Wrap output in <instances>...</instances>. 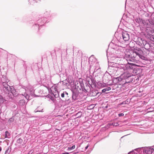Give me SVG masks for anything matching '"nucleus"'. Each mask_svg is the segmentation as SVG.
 I'll list each match as a JSON object with an SVG mask.
<instances>
[{
  "mask_svg": "<svg viewBox=\"0 0 154 154\" xmlns=\"http://www.w3.org/2000/svg\"><path fill=\"white\" fill-rule=\"evenodd\" d=\"M111 88L110 87H107L103 89L102 91L103 93H105L106 92V91H108L110 90H111Z\"/></svg>",
  "mask_w": 154,
  "mask_h": 154,
  "instance_id": "nucleus-7",
  "label": "nucleus"
},
{
  "mask_svg": "<svg viewBox=\"0 0 154 154\" xmlns=\"http://www.w3.org/2000/svg\"><path fill=\"white\" fill-rule=\"evenodd\" d=\"M2 102H3V98L1 96H0V103H2Z\"/></svg>",
  "mask_w": 154,
  "mask_h": 154,
  "instance_id": "nucleus-18",
  "label": "nucleus"
},
{
  "mask_svg": "<svg viewBox=\"0 0 154 154\" xmlns=\"http://www.w3.org/2000/svg\"><path fill=\"white\" fill-rule=\"evenodd\" d=\"M1 150H2V148L1 147H0V151H1Z\"/></svg>",
  "mask_w": 154,
  "mask_h": 154,
  "instance_id": "nucleus-30",
  "label": "nucleus"
},
{
  "mask_svg": "<svg viewBox=\"0 0 154 154\" xmlns=\"http://www.w3.org/2000/svg\"><path fill=\"white\" fill-rule=\"evenodd\" d=\"M32 151H30L29 152V154H30V153H32Z\"/></svg>",
  "mask_w": 154,
  "mask_h": 154,
  "instance_id": "nucleus-28",
  "label": "nucleus"
},
{
  "mask_svg": "<svg viewBox=\"0 0 154 154\" xmlns=\"http://www.w3.org/2000/svg\"><path fill=\"white\" fill-rule=\"evenodd\" d=\"M11 152V150L8 148V149L5 151V154H9Z\"/></svg>",
  "mask_w": 154,
  "mask_h": 154,
  "instance_id": "nucleus-15",
  "label": "nucleus"
},
{
  "mask_svg": "<svg viewBox=\"0 0 154 154\" xmlns=\"http://www.w3.org/2000/svg\"><path fill=\"white\" fill-rule=\"evenodd\" d=\"M131 152H128V154H130Z\"/></svg>",
  "mask_w": 154,
  "mask_h": 154,
  "instance_id": "nucleus-29",
  "label": "nucleus"
},
{
  "mask_svg": "<svg viewBox=\"0 0 154 154\" xmlns=\"http://www.w3.org/2000/svg\"><path fill=\"white\" fill-rule=\"evenodd\" d=\"M142 52V51L139 49L134 48L129 56L130 57L132 58L133 60H134L137 56H138L141 59H144L145 57L141 55Z\"/></svg>",
  "mask_w": 154,
  "mask_h": 154,
  "instance_id": "nucleus-2",
  "label": "nucleus"
},
{
  "mask_svg": "<svg viewBox=\"0 0 154 154\" xmlns=\"http://www.w3.org/2000/svg\"><path fill=\"white\" fill-rule=\"evenodd\" d=\"M22 95L24 96H25V97L26 98V99L27 100H28L29 99V95L25 93H24V94H22Z\"/></svg>",
  "mask_w": 154,
  "mask_h": 154,
  "instance_id": "nucleus-12",
  "label": "nucleus"
},
{
  "mask_svg": "<svg viewBox=\"0 0 154 154\" xmlns=\"http://www.w3.org/2000/svg\"><path fill=\"white\" fill-rule=\"evenodd\" d=\"M31 90L30 89V88L29 90Z\"/></svg>",
  "mask_w": 154,
  "mask_h": 154,
  "instance_id": "nucleus-34",
  "label": "nucleus"
},
{
  "mask_svg": "<svg viewBox=\"0 0 154 154\" xmlns=\"http://www.w3.org/2000/svg\"><path fill=\"white\" fill-rule=\"evenodd\" d=\"M61 96L62 97H64V92L63 93H62L61 94Z\"/></svg>",
  "mask_w": 154,
  "mask_h": 154,
  "instance_id": "nucleus-22",
  "label": "nucleus"
},
{
  "mask_svg": "<svg viewBox=\"0 0 154 154\" xmlns=\"http://www.w3.org/2000/svg\"><path fill=\"white\" fill-rule=\"evenodd\" d=\"M124 114L123 113H120L119 114V116H124Z\"/></svg>",
  "mask_w": 154,
  "mask_h": 154,
  "instance_id": "nucleus-20",
  "label": "nucleus"
},
{
  "mask_svg": "<svg viewBox=\"0 0 154 154\" xmlns=\"http://www.w3.org/2000/svg\"><path fill=\"white\" fill-rule=\"evenodd\" d=\"M115 41L114 40H112L111 42L109 45V48L108 51H107V57L110 56L112 58V60H114L113 57L115 53V48L116 45L115 44Z\"/></svg>",
  "mask_w": 154,
  "mask_h": 154,
  "instance_id": "nucleus-1",
  "label": "nucleus"
},
{
  "mask_svg": "<svg viewBox=\"0 0 154 154\" xmlns=\"http://www.w3.org/2000/svg\"><path fill=\"white\" fill-rule=\"evenodd\" d=\"M30 86H27V87L25 89V91H27L29 89V87Z\"/></svg>",
  "mask_w": 154,
  "mask_h": 154,
  "instance_id": "nucleus-19",
  "label": "nucleus"
},
{
  "mask_svg": "<svg viewBox=\"0 0 154 154\" xmlns=\"http://www.w3.org/2000/svg\"><path fill=\"white\" fill-rule=\"evenodd\" d=\"M123 48L120 46H118L117 47H116V49H117V53H116V54H117L119 55H121L122 54V50L123 49Z\"/></svg>",
  "mask_w": 154,
  "mask_h": 154,
  "instance_id": "nucleus-5",
  "label": "nucleus"
},
{
  "mask_svg": "<svg viewBox=\"0 0 154 154\" xmlns=\"http://www.w3.org/2000/svg\"><path fill=\"white\" fill-rule=\"evenodd\" d=\"M143 152L144 153L146 154L151 153L152 152V150L148 148H145L143 150Z\"/></svg>",
  "mask_w": 154,
  "mask_h": 154,
  "instance_id": "nucleus-6",
  "label": "nucleus"
},
{
  "mask_svg": "<svg viewBox=\"0 0 154 154\" xmlns=\"http://www.w3.org/2000/svg\"><path fill=\"white\" fill-rule=\"evenodd\" d=\"M64 154H69V153L66 152L64 153Z\"/></svg>",
  "mask_w": 154,
  "mask_h": 154,
  "instance_id": "nucleus-27",
  "label": "nucleus"
},
{
  "mask_svg": "<svg viewBox=\"0 0 154 154\" xmlns=\"http://www.w3.org/2000/svg\"><path fill=\"white\" fill-rule=\"evenodd\" d=\"M10 135V134L8 132V131H6L5 134V137L9 138L8 136H9Z\"/></svg>",
  "mask_w": 154,
  "mask_h": 154,
  "instance_id": "nucleus-11",
  "label": "nucleus"
},
{
  "mask_svg": "<svg viewBox=\"0 0 154 154\" xmlns=\"http://www.w3.org/2000/svg\"><path fill=\"white\" fill-rule=\"evenodd\" d=\"M122 85L120 84H116V88H122Z\"/></svg>",
  "mask_w": 154,
  "mask_h": 154,
  "instance_id": "nucleus-16",
  "label": "nucleus"
},
{
  "mask_svg": "<svg viewBox=\"0 0 154 154\" xmlns=\"http://www.w3.org/2000/svg\"><path fill=\"white\" fill-rule=\"evenodd\" d=\"M92 58V57H91L89 58V62H90L91 61V59Z\"/></svg>",
  "mask_w": 154,
  "mask_h": 154,
  "instance_id": "nucleus-26",
  "label": "nucleus"
},
{
  "mask_svg": "<svg viewBox=\"0 0 154 154\" xmlns=\"http://www.w3.org/2000/svg\"><path fill=\"white\" fill-rule=\"evenodd\" d=\"M134 65V64H130L127 65V68L130 69H132L133 68V66Z\"/></svg>",
  "mask_w": 154,
  "mask_h": 154,
  "instance_id": "nucleus-9",
  "label": "nucleus"
},
{
  "mask_svg": "<svg viewBox=\"0 0 154 154\" xmlns=\"http://www.w3.org/2000/svg\"><path fill=\"white\" fill-rule=\"evenodd\" d=\"M122 78L121 77V76L116 78V81H118V82H119L122 81Z\"/></svg>",
  "mask_w": 154,
  "mask_h": 154,
  "instance_id": "nucleus-10",
  "label": "nucleus"
},
{
  "mask_svg": "<svg viewBox=\"0 0 154 154\" xmlns=\"http://www.w3.org/2000/svg\"><path fill=\"white\" fill-rule=\"evenodd\" d=\"M17 142L18 143H21L23 142V140L20 138H19L17 140Z\"/></svg>",
  "mask_w": 154,
  "mask_h": 154,
  "instance_id": "nucleus-14",
  "label": "nucleus"
},
{
  "mask_svg": "<svg viewBox=\"0 0 154 154\" xmlns=\"http://www.w3.org/2000/svg\"><path fill=\"white\" fill-rule=\"evenodd\" d=\"M25 103V101L23 100H22L20 101L19 102V105L20 106H23Z\"/></svg>",
  "mask_w": 154,
  "mask_h": 154,
  "instance_id": "nucleus-8",
  "label": "nucleus"
},
{
  "mask_svg": "<svg viewBox=\"0 0 154 154\" xmlns=\"http://www.w3.org/2000/svg\"><path fill=\"white\" fill-rule=\"evenodd\" d=\"M51 99L54 102V99L53 98H51Z\"/></svg>",
  "mask_w": 154,
  "mask_h": 154,
  "instance_id": "nucleus-24",
  "label": "nucleus"
},
{
  "mask_svg": "<svg viewBox=\"0 0 154 154\" xmlns=\"http://www.w3.org/2000/svg\"><path fill=\"white\" fill-rule=\"evenodd\" d=\"M120 37L122 36L123 39L125 41H128L129 39V36L128 33L125 32L119 34Z\"/></svg>",
  "mask_w": 154,
  "mask_h": 154,
  "instance_id": "nucleus-4",
  "label": "nucleus"
},
{
  "mask_svg": "<svg viewBox=\"0 0 154 154\" xmlns=\"http://www.w3.org/2000/svg\"><path fill=\"white\" fill-rule=\"evenodd\" d=\"M112 125H114L115 124H113V123H112Z\"/></svg>",
  "mask_w": 154,
  "mask_h": 154,
  "instance_id": "nucleus-31",
  "label": "nucleus"
},
{
  "mask_svg": "<svg viewBox=\"0 0 154 154\" xmlns=\"http://www.w3.org/2000/svg\"><path fill=\"white\" fill-rule=\"evenodd\" d=\"M126 75H126V76H125V78H128V77H129L131 76V75H130L129 74H127L126 73H124V76H125Z\"/></svg>",
  "mask_w": 154,
  "mask_h": 154,
  "instance_id": "nucleus-17",
  "label": "nucleus"
},
{
  "mask_svg": "<svg viewBox=\"0 0 154 154\" xmlns=\"http://www.w3.org/2000/svg\"><path fill=\"white\" fill-rule=\"evenodd\" d=\"M2 85L3 86V89L5 92L11 91L12 93H13L15 91L13 88L10 87L6 82H3Z\"/></svg>",
  "mask_w": 154,
  "mask_h": 154,
  "instance_id": "nucleus-3",
  "label": "nucleus"
},
{
  "mask_svg": "<svg viewBox=\"0 0 154 154\" xmlns=\"http://www.w3.org/2000/svg\"><path fill=\"white\" fill-rule=\"evenodd\" d=\"M88 145H87L86 146V147H85V150H86L87 149V148H88Z\"/></svg>",
  "mask_w": 154,
  "mask_h": 154,
  "instance_id": "nucleus-25",
  "label": "nucleus"
},
{
  "mask_svg": "<svg viewBox=\"0 0 154 154\" xmlns=\"http://www.w3.org/2000/svg\"><path fill=\"white\" fill-rule=\"evenodd\" d=\"M112 63H114V62H112Z\"/></svg>",
  "mask_w": 154,
  "mask_h": 154,
  "instance_id": "nucleus-33",
  "label": "nucleus"
},
{
  "mask_svg": "<svg viewBox=\"0 0 154 154\" xmlns=\"http://www.w3.org/2000/svg\"><path fill=\"white\" fill-rule=\"evenodd\" d=\"M75 148V145L72 146L71 147H68V150H71L74 149Z\"/></svg>",
  "mask_w": 154,
  "mask_h": 154,
  "instance_id": "nucleus-13",
  "label": "nucleus"
},
{
  "mask_svg": "<svg viewBox=\"0 0 154 154\" xmlns=\"http://www.w3.org/2000/svg\"><path fill=\"white\" fill-rule=\"evenodd\" d=\"M64 94H66L67 95H68V93L66 92H64Z\"/></svg>",
  "mask_w": 154,
  "mask_h": 154,
  "instance_id": "nucleus-23",
  "label": "nucleus"
},
{
  "mask_svg": "<svg viewBox=\"0 0 154 154\" xmlns=\"http://www.w3.org/2000/svg\"><path fill=\"white\" fill-rule=\"evenodd\" d=\"M125 103H124V102H123L121 104H125Z\"/></svg>",
  "mask_w": 154,
  "mask_h": 154,
  "instance_id": "nucleus-32",
  "label": "nucleus"
},
{
  "mask_svg": "<svg viewBox=\"0 0 154 154\" xmlns=\"http://www.w3.org/2000/svg\"><path fill=\"white\" fill-rule=\"evenodd\" d=\"M9 121L10 122H13V118H10V119H9Z\"/></svg>",
  "mask_w": 154,
  "mask_h": 154,
  "instance_id": "nucleus-21",
  "label": "nucleus"
}]
</instances>
